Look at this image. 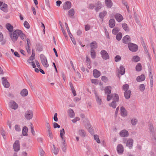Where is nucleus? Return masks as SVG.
Wrapping results in <instances>:
<instances>
[{"label": "nucleus", "mask_w": 156, "mask_h": 156, "mask_svg": "<svg viewBox=\"0 0 156 156\" xmlns=\"http://www.w3.org/2000/svg\"><path fill=\"white\" fill-rule=\"evenodd\" d=\"M13 148L15 151L17 152L20 149V142L18 140H16L13 145Z\"/></svg>", "instance_id": "6"}, {"label": "nucleus", "mask_w": 156, "mask_h": 156, "mask_svg": "<svg viewBox=\"0 0 156 156\" xmlns=\"http://www.w3.org/2000/svg\"><path fill=\"white\" fill-rule=\"evenodd\" d=\"M53 127L54 128H60V126L57 123L54 122L53 123Z\"/></svg>", "instance_id": "59"}, {"label": "nucleus", "mask_w": 156, "mask_h": 156, "mask_svg": "<svg viewBox=\"0 0 156 156\" xmlns=\"http://www.w3.org/2000/svg\"><path fill=\"white\" fill-rule=\"evenodd\" d=\"M119 134L120 136L122 137H127L129 135L128 131L126 129H123L121 130Z\"/></svg>", "instance_id": "12"}, {"label": "nucleus", "mask_w": 156, "mask_h": 156, "mask_svg": "<svg viewBox=\"0 0 156 156\" xmlns=\"http://www.w3.org/2000/svg\"><path fill=\"white\" fill-rule=\"evenodd\" d=\"M0 133L3 136V137L4 139H5L4 136H5V132L4 130L3 129H2Z\"/></svg>", "instance_id": "63"}, {"label": "nucleus", "mask_w": 156, "mask_h": 156, "mask_svg": "<svg viewBox=\"0 0 156 156\" xmlns=\"http://www.w3.org/2000/svg\"><path fill=\"white\" fill-rule=\"evenodd\" d=\"M115 21L114 19H110L109 21V25L111 28H113L115 26Z\"/></svg>", "instance_id": "20"}, {"label": "nucleus", "mask_w": 156, "mask_h": 156, "mask_svg": "<svg viewBox=\"0 0 156 156\" xmlns=\"http://www.w3.org/2000/svg\"><path fill=\"white\" fill-rule=\"evenodd\" d=\"M15 129L17 131H20L21 130L20 126L18 125H16L15 126Z\"/></svg>", "instance_id": "61"}, {"label": "nucleus", "mask_w": 156, "mask_h": 156, "mask_svg": "<svg viewBox=\"0 0 156 156\" xmlns=\"http://www.w3.org/2000/svg\"><path fill=\"white\" fill-rule=\"evenodd\" d=\"M121 57L120 56L117 55L115 58V60L116 62H118L121 60Z\"/></svg>", "instance_id": "55"}, {"label": "nucleus", "mask_w": 156, "mask_h": 156, "mask_svg": "<svg viewBox=\"0 0 156 156\" xmlns=\"http://www.w3.org/2000/svg\"><path fill=\"white\" fill-rule=\"evenodd\" d=\"M112 98L113 101L118 102L119 100V96L118 95L115 93L112 94Z\"/></svg>", "instance_id": "32"}, {"label": "nucleus", "mask_w": 156, "mask_h": 156, "mask_svg": "<svg viewBox=\"0 0 156 156\" xmlns=\"http://www.w3.org/2000/svg\"><path fill=\"white\" fill-rule=\"evenodd\" d=\"M53 147L54 148V150H53V152L55 154H58V148H56L54 144L53 145Z\"/></svg>", "instance_id": "53"}, {"label": "nucleus", "mask_w": 156, "mask_h": 156, "mask_svg": "<svg viewBox=\"0 0 156 156\" xmlns=\"http://www.w3.org/2000/svg\"><path fill=\"white\" fill-rule=\"evenodd\" d=\"M119 30V29L118 27H115L112 31V33L114 34L115 35Z\"/></svg>", "instance_id": "45"}, {"label": "nucleus", "mask_w": 156, "mask_h": 156, "mask_svg": "<svg viewBox=\"0 0 156 156\" xmlns=\"http://www.w3.org/2000/svg\"><path fill=\"white\" fill-rule=\"evenodd\" d=\"M149 129L150 131V136L152 140H156L155 132L152 124L151 123L149 124Z\"/></svg>", "instance_id": "5"}, {"label": "nucleus", "mask_w": 156, "mask_h": 156, "mask_svg": "<svg viewBox=\"0 0 156 156\" xmlns=\"http://www.w3.org/2000/svg\"><path fill=\"white\" fill-rule=\"evenodd\" d=\"M112 87L110 86H107L105 87V93L108 94H110L111 93Z\"/></svg>", "instance_id": "33"}, {"label": "nucleus", "mask_w": 156, "mask_h": 156, "mask_svg": "<svg viewBox=\"0 0 156 156\" xmlns=\"http://www.w3.org/2000/svg\"><path fill=\"white\" fill-rule=\"evenodd\" d=\"M60 137L61 138L62 140H64L63 137V135L65 134V130L63 128L62 129H61L60 131Z\"/></svg>", "instance_id": "48"}, {"label": "nucleus", "mask_w": 156, "mask_h": 156, "mask_svg": "<svg viewBox=\"0 0 156 156\" xmlns=\"http://www.w3.org/2000/svg\"><path fill=\"white\" fill-rule=\"evenodd\" d=\"M145 76L143 74H142L140 76H139L136 78V80L138 82H140L143 81L145 80Z\"/></svg>", "instance_id": "24"}, {"label": "nucleus", "mask_w": 156, "mask_h": 156, "mask_svg": "<svg viewBox=\"0 0 156 156\" xmlns=\"http://www.w3.org/2000/svg\"><path fill=\"white\" fill-rule=\"evenodd\" d=\"M132 60L134 62H137L140 61V58L138 56H134L133 57Z\"/></svg>", "instance_id": "43"}, {"label": "nucleus", "mask_w": 156, "mask_h": 156, "mask_svg": "<svg viewBox=\"0 0 156 156\" xmlns=\"http://www.w3.org/2000/svg\"><path fill=\"white\" fill-rule=\"evenodd\" d=\"M6 26L7 29L9 31V34L13 32V27L10 24H7Z\"/></svg>", "instance_id": "27"}, {"label": "nucleus", "mask_w": 156, "mask_h": 156, "mask_svg": "<svg viewBox=\"0 0 156 156\" xmlns=\"http://www.w3.org/2000/svg\"><path fill=\"white\" fill-rule=\"evenodd\" d=\"M27 45L26 46V49L28 53H30V45H31L30 41L29 38L27 39Z\"/></svg>", "instance_id": "11"}, {"label": "nucleus", "mask_w": 156, "mask_h": 156, "mask_svg": "<svg viewBox=\"0 0 156 156\" xmlns=\"http://www.w3.org/2000/svg\"><path fill=\"white\" fill-rule=\"evenodd\" d=\"M74 13V10L73 9H71L68 12V15L71 17L73 16Z\"/></svg>", "instance_id": "44"}, {"label": "nucleus", "mask_w": 156, "mask_h": 156, "mask_svg": "<svg viewBox=\"0 0 156 156\" xmlns=\"http://www.w3.org/2000/svg\"><path fill=\"white\" fill-rule=\"evenodd\" d=\"M128 47L130 51L133 52L136 51L138 49V46L132 43H128Z\"/></svg>", "instance_id": "2"}, {"label": "nucleus", "mask_w": 156, "mask_h": 156, "mask_svg": "<svg viewBox=\"0 0 156 156\" xmlns=\"http://www.w3.org/2000/svg\"><path fill=\"white\" fill-rule=\"evenodd\" d=\"M101 54L102 58L105 60L109 58V56L107 52L105 50H102L101 52Z\"/></svg>", "instance_id": "8"}, {"label": "nucleus", "mask_w": 156, "mask_h": 156, "mask_svg": "<svg viewBox=\"0 0 156 156\" xmlns=\"http://www.w3.org/2000/svg\"><path fill=\"white\" fill-rule=\"evenodd\" d=\"M122 89L125 91L129 90V86L128 84H125L122 86Z\"/></svg>", "instance_id": "50"}, {"label": "nucleus", "mask_w": 156, "mask_h": 156, "mask_svg": "<svg viewBox=\"0 0 156 156\" xmlns=\"http://www.w3.org/2000/svg\"><path fill=\"white\" fill-rule=\"evenodd\" d=\"M105 2L108 8H110L112 6V3L111 0H105Z\"/></svg>", "instance_id": "30"}, {"label": "nucleus", "mask_w": 156, "mask_h": 156, "mask_svg": "<svg viewBox=\"0 0 156 156\" xmlns=\"http://www.w3.org/2000/svg\"><path fill=\"white\" fill-rule=\"evenodd\" d=\"M138 120L136 119H132L131 121V124L133 126H135L137 123Z\"/></svg>", "instance_id": "46"}, {"label": "nucleus", "mask_w": 156, "mask_h": 156, "mask_svg": "<svg viewBox=\"0 0 156 156\" xmlns=\"http://www.w3.org/2000/svg\"><path fill=\"white\" fill-rule=\"evenodd\" d=\"M32 55L30 57V60H33L34 59V56H35V52L34 49L32 50Z\"/></svg>", "instance_id": "54"}, {"label": "nucleus", "mask_w": 156, "mask_h": 156, "mask_svg": "<svg viewBox=\"0 0 156 156\" xmlns=\"http://www.w3.org/2000/svg\"><path fill=\"white\" fill-rule=\"evenodd\" d=\"M131 91L130 90H126L124 93V96L125 98L126 99H129L130 98Z\"/></svg>", "instance_id": "23"}, {"label": "nucleus", "mask_w": 156, "mask_h": 156, "mask_svg": "<svg viewBox=\"0 0 156 156\" xmlns=\"http://www.w3.org/2000/svg\"><path fill=\"white\" fill-rule=\"evenodd\" d=\"M115 18L119 22H121L123 20L122 16L119 13H117L115 15Z\"/></svg>", "instance_id": "16"}, {"label": "nucleus", "mask_w": 156, "mask_h": 156, "mask_svg": "<svg viewBox=\"0 0 156 156\" xmlns=\"http://www.w3.org/2000/svg\"><path fill=\"white\" fill-rule=\"evenodd\" d=\"M19 36H20V38H21V39L22 40H23L25 37V35L23 34V33L22 32V31L20 30H19Z\"/></svg>", "instance_id": "41"}, {"label": "nucleus", "mask_w": 156, "mask_h": 156, "mask_svg": "<svg viewBox=\"0 0 156 156\" xmlns=\"http://www.w3.org/2000/svg\"><path fill=\"white\" fill-rule=\"evenodd\" d=\"M107 12L105 11H103L101 12L99 14V17L100 18L103 19L104 17L106 15Z\"/></svg>", "instance_id": "36"}, {"label": "nucleus", "mask_w": 156, "mask_h": 156, "mask_svg": "<svg viewBox=\"0 0 156 156\" xmlns=\"http://www.w3.org/2000/svg\"><path fill=\"white\" fill-rule=\"evenodd\" d=\"M19 30H16L13 32L9 34V36L11 40L14 42H16L17 40L19 35Z\"/></svg>", "instance_id": "1"}, {"label": "nucleus", "mask_w": 156, "mask_h": 156, "mask_svg": "<svg viewBox=\"0 0 156 156\" xmlns=\"http://www.w3.org/2000/svg\"><path fill=\"white\" fill-rule=\"evenodd\" d=\"M116 102L117 101H112L111 103L109 104V106L112 107L114 108H115L116 106Z\"/></svg>", "instance_id": "40"}, {"label": "nucleus", "mask_w": 156, "mask_h": 156, "mask_svg": "<svg viewBox=\"0 0 156 156\" xmlns=\"http://www.w3.org/2000/svg\"><path fill=\"white\" fill-rule=\"evenodd\" d=\"M88 131H89V132L91 134L93 133V129L91 127V126L90 125L88 124Z\"/></svg>", "instance_id": "58"}, {"label": "nucleus", "mask_w": 156, "mask_h": 156, "mask_svg": "<svg viewBox=\"0 0 156 156\" xmlns=\"http://www.w3.org/2000/svg\"><path fill=\"white\" fill-rule=\"evenodd\" d=\"M60 26H61V30H62V31L63 33V34H64L65 37L66 38H66H67L68 37V36H67V35L66 34V32L65 31V30H64V28H63V27H62V25H60Z\"/></svg>", "instance_id": "49"}, {"label": "nucleus", "mask_w": 156, "mask_h": 156, "mask_svg": "<svg viewBox=\"0 0 156 156\" xmlns=\"http://www.w3.org/2000/svg\"><path fill=\"white\" fill-rule=\"evenodd\" d=\"M145 89V87L144 85L142 84L140 85L139 87V90L141 91H143Z\"/></svg>", "instance_id": "47"}, {"label": "nucleus", "mask_w": 156, "mask_h": 156, "mask_svg": "<svg viewBox=\"0 0 156 156\" xmlns=\"http://www.w3.org/2000/svg\"><path fill=\"white\" fill-rule=\"evenodd\" d=\"M123 42L125 44H127L131 41V39L129 36L126 35L123 37L122 39Z\"/></svg>", "instance_id": "15"}, {"label": "nucleus", "mask_w": 156, "mask_h": 156, "mask_svg": "<svg viewBox=\"0 0 156 156\" xmlns=\"http://www.w3.org/2000/svg\"><path fill=\"white\" fill-rule=\"evenodd\" d=\"M71 7V3L69 1L66 2L64 4L63 9L64 10H68L70 9Z\"/></svg>", "instance_id": "10"}, {"label": "nucleus", "mask_w": 156, "mask_h": 156, "mask_svg": "<svg viewBox=\"0 0 156 156\" xmlns=\"http://www.w3.org/2000/svg\"><path fill=\"white\" fill-rule=\"evenodd\" d=\"M102 6L101 2L100 1H98L95 4V10L97 12L102 7Z\"/></svg>", "instance_id": "13"}, {"label": "nucleus", "mask_w": 156, "mask_h": 156, "mask_svg": "<svg viewBox=\"0 0 156 156\" xmlns=\"http://www.w3.org/2000/svg\"><path fill=\"white\" fill-rule=\"evenodd\" d=\"M24 27L27 29H29L30 28V25L29 23L27 21H25L24 23Z\"/></svg>", "instance_id": "57"}, {"label": "nucleus", "mask_w": 156, "mask_h": 156, "mask_svg": "<svg viewBox=\"0 0 156 156\" xmlns=\"http://www.w3.org/2000/svg\"><path fill=\"white\" fill-rule=\"evenodd\" d=\"M117 151L118 153H122L123 152V147L122 144H119L117 148Z\"/></svg>", "instance_id": "18"}, {"label": "nucleus", "mask_w": 156, "mask_h": 156, "mask_svg": "<svg viewBox=\"0 0 156 156\" xmlns=\"http://www.w3.org/2000/svg\"><path fill=\"white\" fill-rule=\"evenodd\" d=\"M30 128H31V133L34 136L35 135V133L34 130V127L32 124H31Z\"/></svg>", "instance_id": "56"}, {"label": "nucleus", "mask_w": 156, "mask_h": 156, "mask_svg": "<svg viewBox=\"0 0 156 156\" xmlns=\"http://www.w3.org/2000/svg\"><path fill=\"white\" fill-rule=\"evenodd\" d=\"M91 57L92 59H94L96 56V53L94 50H90Z\"/></svg>", "instance_id": "35"}, {"label": "nucleus", "mask_w": 156, "mask_h": 156, "mask_svg": "<svg viewBox=\"0 0 156 156\" xmlns=\"http://www.w3.org/2000/svg\"><path fill=\"white\" fill-rule=\"evenodd\" d=\"M121 113L123 117H125L127 115V111L123 107L121 108Z\"/></svg>", "instance_id": "21"}, {"label": "nucleus", "mask_w": 156, "mask_h": 156, "mask_svg": "<svg viewBox=\"0 0 156 156\" xmlns=\"http://www.w3.org/2000/svg\"><path fill=\"white\" fill-rule=\"evenodd\" d=\"M112 98V94L111 95L108 94L107 96V100L108 101H109Z\"/></svg>", "instance_id": "62"}, {"label": "nucleus", "mask_w": 156, "mask_h": 156, "mask_svg": "<svg viewBox=\"0 0 156 156\" xmlns=\"http://www.w3.org/2000/svg\"><path fill=\"white\" fill-rule=\"evenodd\" d=\"M90 47L91 49L94 50V49H96L97 48V43L96 41L92 42L90 44Z\"/></svg>", "instance_id": "26"}, {"label": "nucleus", "mask_w": 156, "mask_h": 156, "mask_svg": "<svg viewBox=\"0 0 156 156\" xmlns=\"http://www.w3.org/2000/svg\"><path fill=\"white\" fill-rule=\"evenodd\" d=\"M37 49L38 51H41L42 50V46L40 44H36Z\"/></svg>", "instance_id": "39"}, {"label": "nucleus", "mask_w": 156, "mask_h": 156, "mask_svg": "<svg viewBox=\"0 0 156 156\" xmlns=\"http://www.w3.org/2000/svg\"><path fill=\"white\" fill-rule=\"evenodd\" d=\"M96 100L97 102L100 105H101V99H100L99 97L97 95H96Z\"/></svg>", "instance_id": "52"}, {"label": "nucleus", "mask_w": 156, "mask_h": 156, "mask_svg": "<svg viewBox=\"0 0 156 156\" xmlns=\"http://www.w3.org/2000/svg\"><path fill=\"white\" fill-rule=\"evenodd\" d=\"M28 129L27 127L24 126L23 128L22 134L23 136H28L27 132Z\"/></svg>", "instance_id": "25"}, {"label": "nucleus", "mask_w": 156, "mask_h": 156, "mask_svg": "<svg viewBox=\"0 0 156 156\" xmlns=\"http://www.w3.org/2000/svg\"><path fill=\"white\" fill-rule=\"evenodd\" d=\"M20 94L23 97H26L28 94V91L26 89H23L20 92Z\"/></svg>", "instance_id": "22"}, {"label": "nucleus", "mask_w": 156, "mask_h": 156, "mask_svg": "<svg viewBox=\"0 0 156 156\" xmlns=\"http://www.w3.org/2000/svg\"><path fill=\"white\" fill-rule=\"evenodd\" d=\"M39 152L41 156H44L45 152L42 149H40Z\"/></svg>", "instance_id": "64"}, {"label": "nucleus", "mask_w": 156, "mask_h": 156, "mask_svg": "<svg viewBox=\"0 0 156 156\" xmlns=\"http://www.w3.org/2000/svg\"><path fill=\"white\" fill-rule=\"evenodd\" d=\"M136 70L137 71H140L142 69V66L140 63H138L136 67Z\"/></svg>", "instance_id": "42"}, {"label": "nucleus", "mask_w": 156, "mask_h": 156, "mask_svg": "<svg viewBox=\"0 0 156 156\" xmlns=\"http://www.w3.org/2000/svg\"><path fill=\"white\" fill-rule=\"evenodd\" d=\"M93 74L94 76L96 78H97L100 76L101 73L97 69H94L93 70Z\"/></svg>", "instance_id": "19"}, {"label": "nucleus", "mask_w": 156, "mask_h": 156, "mask_svg": "<svg viewBox=\"0 0 156 156\" xmlns=\"http://www.w3.org/2000/svg\"><path fill=\"white\" fill-rule=\"evenodd\" d=\"M119 69L120 74L121 75H124L125 73V69L124 68V67L122 66L121 65L120 66Z\"/></svg>", "instance_id": "34"}, {"label": "nucleus", "mask_w": 156, "mask_h": 156, "mask_svg": "<svg viewBox=\"0 0 156 156\" xmlns=\"http://www.w3.org/2000/svg\"><path fill=\"white\" fill-rule=\"evenodd\" d=\"M40 57L42 64L43 66L47 67L49 65L48 64V62L46 57L43 54L40 55Z\"/></svg>", "instance_id": "3"}, {"label": "nucleus", "mask_w": 156, "mask_h": 156, "mask_svg": "<svg viewBox=\"0 0 156 156\" xmlns=\"http://www.w3.org/2000/svg\"><path fill=\"white\" fill-rule=\"evenodd\" d=\"M122 27L123 29L126 31H129V28L127 25L126 23H123L122 24Z\"/></svg>", "instance_id": "37"}, {"label": "nucleus", "mask_w": 156, "mask_h": 156, "mask_svg": "<svg viewBox=\"0 0 156 156\" xmlns=\"http://www.w3.org/2000/svg\"><path fill=\"white\" fill-rule=\"evenodd\" d=\"M2 82L3 86L5 88H8L10 86V84L8 81L6 77H3L2 78Z\"/></svg>", "instance_id": "9"}, {"label": "nucleus", "mask_w": 156, "mask_h": 156, "mask_svg": "<svg viewBox=\"0 0 156 156\" xmlns=\"http://www.w3.org/2000/svg\"><path fill=\"white\" fill-rule=\"evenodd\" d=\"M133 142V140L132 139H129L127 141L126 145L130 149H131L132 148Z\"/></svg>", "instance_id": "14"}, {"label": "nucleus", "mask_w": 156, "mask_h": 156, "mask_svg": "<svg viewBox=\"0 0 156 156\" xmlns=\"http://www.w3.org/2000/svg\"><path fill=\"white\" fill-rule=\"evenodd\" d=\"M7 7V5L6 4L4 3L3 4H2V5L1 6L0 9L4 12H6L8 11Z\"/></svg>", "instance_id": "28"}, {"label": "nucleus", "mask_w": 156, "mask_h": 156, "mask_svg": "<svg viewBox=\"0 0 156 156\" xmlns=\"http://www.w3.org/2000/svg\"><path fill=\"white\" fill-rule=\"evenodd\" d=\"M9 106L11 108L14 110L16 109L18 107V105L13 100L10 101Z\"/></svg>", "instance_id": "7"}, {"label": "nucleus", "mask_w": 156, "mask_h": 156, "mask_svg": "<svg viewBox=\"0 0 156 156\" xmlns=\"http://www.w3.org/2000/svg\"><path fill=\"white\" fill-rule=\"evenodd\" d=\"M86 61L87 63V64H89V65H90L91 63V61L89 57H88L87 56H86Z\"/></svg>", "instance_id": "60"}, {"label": "nucleus", "mask_w": 156, "mask_h": 156, "mask_svg": "<svg viewBox=\"0 0 156 156\" xmlns=\"http://www.w3.org/2000/svg\"><path fill=\"white\" fill-rule=\"evenodd\" d=\"M69 116L70 117L73 118L75 116V113L73 109H69L67 111Z\"/></svg>", "instance_id": "17"}, {"label": "nucleus", "mask_w": 156, "mask_h": 156, "mask_svg": "<svg viewBox=\"0 0 156 156\" xmlns=\"http://www.w3.org/2000/svg\"><path fill=\"white\" fill-rule=\"evenodd\" d=\"M62 141L61 148L63 151L65 152H66V142L65 140H62Z\"/></svg>", "instance_id": "29"}, {"label": "nucleus", "mask_w": 156, "mask_h": 156, "mask_svg": "<svg viewBox=\"0 0 156 156\" xmlns=\"http://www.w3.org/2000/svg\"><path fill=\"white\" fill-rule=\"evenodd\" d=\"M122 37V33L119 32L118 33L116 36V38L118 41H120Z\"/></svg>", "instance_id": "38"}, {"label": "nucleus", "mask_w": 156, "mask_h": 156, "mask_svg": "<svg viewBox=\"0 0 156 156\" xmlns=\"http://www.w3.org/2000/svg\"><path fill=\"white\" fill-rule=\"evenodd\" d=\"M94 139L96 140V142L98 144L100 143V140L98 136L97 135H95L94 136Z\"/></svg>", "instance_id": "51"}, {"label": "nucleus", "mask_w": 156, "mask_h": 156, "mask_svg": "<svg viewBox=\"0 0 156 156\" xmlns=\"http://www.w3.org/2000/svg\"><path fill=\"white\" fill-rule=\"evenodd\" d=\"M79 135L82 137L85 136L86 134L85 131L83 129H80L78 131Z\"/></svg>", "instance_id": "31"}, {"label": "nucleus", "mask_w": 156, "mask_h": 156, "mask_svg": "<svg viewBox=\"0 0 156 156\" xmlns=\"http://www.w3.org/2000/svg\"><path fill=\"white\" fill-rule=\"evenodd\" d=\"M33 116V113L32 111L30 110H28L25 113L24 117L27 120L31 119Z\"/></svg>", "instance_id": "4"}]
</instances>
